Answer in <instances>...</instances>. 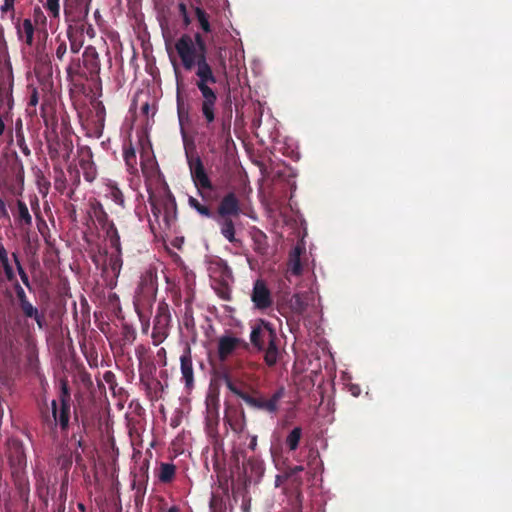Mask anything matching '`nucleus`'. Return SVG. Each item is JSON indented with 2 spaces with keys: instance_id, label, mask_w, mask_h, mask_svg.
I'll return each mask as SVG.
<instances>
[{
  "instance_id": "aec40b11",
  "label": "nucleus",
  "mask_w": 512,
  "mask_h": 512,
  "mask_svg": "<svg viewBox=\"0 0 512 512\" xmlns=\"http://www.w3.org/2000/svg\"><path fill=\"white\" fill-rule=\"evenodd\" d=\"M221 233L229 241H235V229L233 222L230 219H224L220 222Z\"/></svg>"
},
{
  "instance_id": "f3484780",
  "label": "nucleus",
  "mask_w": 512,
  "mask_h": 512,
  "mask_svg": "<svg viewBox=\"0 0 512 512\" xmlns=\"http://www.w3.org/2000/svg\"><path fill=\"white\" fill-rule=\"evenodd\" d=\"M52 414L54 417V420L58 422L62 428H65L68 424L69 417H68V407L63 403L62 408L60 412L57 410V403L55 400L52 401Z\"/></svg>"
},
{
  "instance_id": "2f4dec72",
  "label": "nucleus",
  "mask_w": 512,
  "mask_h": 512,
  "mask_svg": "<svg viewBox=\"0 0 512 512\" xmlns=\"http://www.w3.org/2000/svg\"><path fill=\"white\" fill-rule=\"evenodd\" d=\"M14 258H15V260H17L16 255H14ZM16 262H18V261H16ZM17 266H18V271H19V274L21 276L23 283L28 286V277H27L26 273L24 272V270L22 269V267L20 266L19 263H17Z\"/></svg>"
},
{
  "instance_id": "f03ea898",
  "label": "nucleus",
  "mask_w": 512,
  "mask_h": 512,
  "mask_svg": "<svg viewBox=\"0 0 512 512\" xmlns=\"http://www.w3.org/2000/svg\"><path fill=\"white\" fill-rule=\"evenodd\" d=\"M276 339V331L269 322L259 319L252 323L250 341L259 351L265 353V362L270 366L277 362L279 355Z\"/></svg>"
},
{
  "instance_id": "ddd939ff",
  "label": "nucleus",
  "mask_w": 512,
  "mask_h": 512,
  "mask_svg": "<svg viewBox=\"0 0 512 512\" xmlns=\"http://www.w3.org/2000/svg\"><path fill=\"white\" fill-rule=\"evenodd\" d=\"M104 195L119 206L124 207V196L114 181L106 180L104 182Z\"/></svg>"
},
{
  "instance_id": "79ce46f5",
  "label": "nucleus",
  "mask_w": 512,
  "mask_h": 512,
  "mask_svg": "<svg viewBox=\"0 0 512 512\" xmlns=\"http://www.w3.org/2000/svg\"><path fill=\"white\" fill-rule=\"evenodd\" d=\"M251 444L252 446L254 447L256 445V438L254 437L253 440L251 441Z\"/></svg>"
},
{
  "instance_id": "ea45409f",
  "label": "nucleus",
  "mask_w": 512,
  "mask_h": 512,
  "mask_svg": "<svg viewBox=\"0 0 512 512\" xmlns=\"http://www.w3.org/2000/svg\"><path fill=\"white\" fill-rule=\"evenodd\" d=\"M302 470H303V467H302V466H297V467L295 468V471H297V472H298V471H302Z\"/></svg>"
},
{
  "instance_id": "0eeeda50",
  "label": "nucleus",
  "mask_w": 512,
  "mask_h": 512,
  "mask_svg": "<svg viewBox=\"0 0 512 512\" xmlns=\"http://www.w3.org/2000/svg\"><path fill=\"white\" fill-rule=\"evenodd\" d=\"M251 299L258 309H266L272 304L271 293L264 281L257 280L254 283Z\"/></svg>"
},
{
  "instance_id": "b1692460",
  "label": "nucleus",
  "mask_w": 512,
  "mask_h": 512,
  "mask_svg": "<svg viewBox=\"0 0 512 512\" xmlns=\"http://www.w3.org/2000/svg\"><path fill=\"white\" fill-rule=\"evenodd\" d=\"M188 202L189 205L192 208H194L199 214L207 217L210 215L209 209L206 206L202 205L197 199L189 197Z\"/></svg>"
},
{
  "instance_id": "6ab92c4d",
  "label": "nucleus",
  "mask_w": 512,
  "mask_h": 512,
  "mask_svg": "<svg viewBox=\"0 0 512 512\" xmlns=\"http://www.w3.org/2000/svg\"><path fill=\"white\" fill-rule=\"evenodd\" d=\"M17 210H18L17 218H18L19 222L26 226H30L32 224V217L29 213L27 205L23 201L18 200L17 201Z\"/></svg>"
},
{
  "instance_id": "37998d69",
  "label": "nucleus",
  "mask_w": 512,
  "mask_h": 512,
  "mask_svg": "<svg viewBox=\"0 0 512 512\" xmlns=\"http://www.w3.org/2000/svg\"><path fill=\"white\" fill-rule=\"evenodd\" d=\"M149 280L152 283L153 279H152V274L151 273L149 274Z\"/></svg>"
},
{
  "instance_id": "9d476101",
  "label": "nucleus",
  "mask_w": 512,
  "mask_h": 512,
  "mask_svg": "<svg viewBox=\"0 0 512 512\" xmlns=\"http://www.w3.org/2000/svg\"><path fill=\"white\" fill-rule=\"evenodd\" d=\"M190 170L193 181L198 188H211L210 180L205 173L204 167L199 158H197L195 162L190 163Z\"/></svg>"
},
{
  "instance_id": "4468645a",
  "label": "nucleus",
  "mask_w": 512,
  "mask_h": 512,
  "mask_svg": "<svg viewBox=\"0 0 512 512\" xmlns=\"http://www.w3.org/2000/svg\"><path fill=\"white\" fill-rule=\"evenodd\" d=\"M91 210L93 216L96 218L99 224L102 225L103 229H105L107 232L109 229V224L113 223L108 220V215L105 212L103 205L99 201H94L93 203H91Z\"/></svg>"
},
{
  "instance_id": "72a5a7b5",
  "label": "nucleus",
  "mask_w": 512,
  "mask_h": 512,
  "mask_svg": "<svg viewBox=\"0 0 512 512\" xmlns=\"http://www.w3.org/2000/svg\"><path fill=\"white\" fill-rule=\"evenodd\" d=\"M6 259H8L7 251L4 248V246L2 244H0V261L6 262Z\"/></svg>"
},
{
  "instance_id": "a19ab883",
  "label": "nucleus",
  "mask_w": 512,
  "mask_h": 512,
  "mask_svg": "<svg viewBox=\"0 0 512 512\" xmlns=\"http://www.w3.org/2000/svg\"><path fill=\"white\" fill-rule=\"evenodd\" d=\"M78 507H79L80 510H82L84 512L85 508H84L83 504H79Z\"/></svg>"
},
{
  "instance_id": "412c9836",
  "label": "nucleus",
  "mask_w": 512,
  "mask_h": 512,
  "mask_svg": "<svg viewBox=\"0 0 512 512\" xmlns=\"http://www.w3.org/2000/svg\"><path fill=\"white\" fill-rule=\"evenodd\" d=\"M302 435V430L300 427H295L286 438V445L290 450H296Z\"/></svg>"
},
{
  "instance_id": "f8f14e48",
  "label": "nucleus",
  "mask_w": 512,
  "mask_h": 512,
  "mask_svg": "<svg viewBox=\"0 0 512 512\" xmlns=\"http://www.w3.org/2000/svg\"><path fill=\"white\" fill-rule=\"evenodd\" d=\"M304 250H305L304 244L299 243L290 254L288 271L293 275L298 276L302 272L300 256Z\"/></svg>"
},
{
  "instance_id": "a878e982",
  "label": "nucleus",
  "mask_w": 512,
  "mask_h": 512,
  "mask_svg": "<svg viewBox=\"0 0 512 512\" xmlns=\"http://www.w3.org/2000/svg\"><path fill=\"white\" fill-rule=\"evenodd\" d=\"M169 314L167 313L166 309L165 308H160L159 309V314L157 315L156 317V327L157 328L158 326H167L168 325V322H169Z\"/></svg>"
},
{
  "instance_id": "dca6fc26",
  "label": "nucleus",
  "mask_w": 512,
  "mask_h": 512,
  "mask_svg": "<svg viewBox=\"0 0 512 512\" xmlns=\"http://www.w3.org/2000/svg\"><path fill=\"white\" fill-rule=\"evenodd\" d=\"M194 4V12L200 27L205 33H209L211 31V25L209 23V17L207 13L199 6L200 0H191V6H194Z\"/></svg>"
},
{
  "instance_id": "9b49d317",
  "label": "nucleus",
  "mask_w": 512,
  "mask_h": 512,
  "mask_svg": "<svg viewBox=\"0 0 512 512\" xmlns=\"http://www.w3.org/2000/svg\"><path fill=\"white\" fill-rule=\"evenodd\" d=\"M239 211V202L233 193L226 195L218 208V212L221 216L237 215Z\"/></svg>"
},
{
  "instance_id": "cd10ccee",
  "label": "nucleus",
  "mask_w": 512,
  "mask_h": 512,
  "mask_svg": "<svg viewBox=\"0 0 512 512\" xmlns=\"http://www.w3.org/2000/svg\"><path fill=\"white\" fill-rule=\"evenodd\" d=\"M57 48H56V57L59 60H62L66 54L67 46L65 40L61 39L59 36L56 38Z\"/></svg>"
},
{
  "instance_id": "2eb2a0df",
  "label": "nucleus",
  "mask_w": 512,
  "mask_h": 512,
  "mask_svg": "<svg viewBox=\"0 0 512 512\" xmlns=\"http://www.w3.org/2000/svg\"><path fill=\"white\" fill-rule=\"evenodd\" d=\"M17 33L21 40H25L28 45L33 42L34 26L30 19H25L17 26Z\"/></svg>"
},
{
  "instance_id": "423d86ee",
  "label": "nucleus",
  "mask_w": 512,
  "mask_h": 512,
  "mask_svg": "<svg viewBox=\"0 0 512 512\" xmlns=\"http://www.w3.org/2000/svg\"><path fill=\"white\" fill-rule=\"evenodd\" d=\"M246 346L245 342L231 334H225L218 339V356L221 360L227 359L237 349Z\"/></svg>"
},
{
  "instance_id": "1a4fd4ad",
  "label": "nucleus",
  "mask_w": 512,
  "mask_h": 512,
  "mask_svg": "<svg viewBox=\"0 0 512 512\" xmlns=\"http://www.w3.org/2000/svg\"><path fill=\"white\" fill-rule=\"evenodd\" d=\"M91 0H77V5L74 6L72 0H68L64 7V12L67 17H71L72 20L85 19L90 10Z\"/></svg>"
},
{
  "instance_id": "bb28decb",
  "label": "nucleus",
  "mask_w": 512,
  "mask_h": 512,
  "mask_svg": "<svg viewBox=\"0 0 512 512\" xmlns=\"http://www.w3.org/2000/svg\"><path fill=\"white\" fill-rule=\"evenodd\" d=\"M17 460L11 459V465L14 466L18 471L22 470L26 465L25 457L21 451V448H17Z\"/></svg>"
},
{
  "instance_id": "c756f323",
  "label": "nucleus",
  "mask_w": 512,
  "mask_h": 512,
  "mask_svg": "<svg viewBox=\"0 0 512 512\" xmlns=\"http://www.w3.org/2000/svg\"><path fill=\"white\" fill-rule=\"evenodd\" d=\"M15 0H4L3 4L1 5L0 9L2 13H6L8 11H12L14 8Z\"/></svg>"
},
{
  "instance_id": "a211bd4d",
  "label": "nucleus",
  "mask_w": 512,
  "mask_h": 512,
  "mask_svg": "<svg viewBox=\"0 0 512 512\" xmlns=\"http://www.w3.org/2000/svg\"><path fill=\"white\" fill-rule=\"evenodd\" d=\"M21 308L27 317H32L36 320L40 328L43 327L42 318L40 317L38 310L25 299L21 300Z\"/></svg>"
},
{
  "instance_id": "4be33fe9",
  "label": "nucleus",
  "mask_w": 512,
  "mask_h": 512,
  "mask_svg": "<svg viewBox=\"0 0 512 512\" xmlns=\"http://www.w3.org/2000/svg\"><path fill=\"white\" fill-rule=\"evenodd\" d=\"M175 475V466L169 463H163L160 466L159 479L162 482H169Z\"/></svg>"
},
{
  "instance_id": "f704fd0d",
  "label": "nucleus",
  "mask_w": 512,
  "mask_h": 512,
  "mask_svg": "<svg viewBox=\"0 0 512 512\" xmlns=\"http://www.w3.org/2000/svg\"><path fill=\"white\" fill-rule=\"evenodd\" d=\"M68 37H69V39H71L70 34H68ZM70 41H71V51H72L73 53H77V52L79 51V49H80V45L76 44V43H75V42H73L72 40H70Z\"/></svg>"
},
{
  "instance_id": "c03bdc74",
  "label": "nucleus",
  "mask_w": 512,
  "mask_h": 512,
  "mask_svg": "<svg viewBox=\"0 0 512 512\" xmlns=\"http://www.w3.org/2000/svg\"><path fill=\"white\" fill-rule=\"evenodd\" d=\"M168 512H176V510L174 508H172Z\"/></svg>"
},
{
  "instance_id": "f257e3e1",
  "label": "nucleus",
  "mask_w": 512,
  "mask_h": 512,
  "mask_svg": "<svg viewBox=\"0 0 512 512\" xmlns=\"http://www.w3.org/2000/svg\"><path fill=\"white\" fill-rule=\"evenodd\" d=\"M175 49L185 69L191 70L197 66L196 86L202 96L201 112L207 123H212L215 120L217 95L209 85L216 83V77L206 60V46L203 38L199 33L194 37L184 34L176 41Z\"/></svg>"
},
{
  "instance_id": "6e6552de",
  "label": "nucleus",
  "mask_w": 512,
  "mask_h": 512,
  "mask_svg": "<svg viewBox=\"0 0 512 512\" xmlns=\"http://www.w3.org/2000/svg\"><path fill=\"white\" fill-rule=\"evenodd\" d=\"M180 369L185 387L187 389H191L194 385V372L191 351L189 348H186L180 356Z\"/></svg>"
},
{
  "instance_id": "c85d7f7f",
  "label": "nucleus",
  "mask_w": 512,
  "mask_h": 512,
  "mask_svg": "<svg viewBox=\"0 0 512 512\" xmlns=\"http://www.w3.org/2000/svg\"><path fill=\"white\" fill-rule=\"evenodd\" d=\"M179 11H180V13L182 15L184 24L186 26H188L191 23V19H190L189 15H188L186 5L183 4V3H180L179 4Z\"/></svg>"
},
{
  "instance_id": "20e7f679",
  "label": "nucleus",
  "mask_w": 512,
  "mask_h": 512,
  "mask_svg": "<svg viewBox=\"0 0 512 512\" xmlns=\"http://www.w3.org/2000/svg\"><path fill=\"white\" fill-rule=\"evenodd\" d=\"M107 237L109 238L111 246L115 249V252L106 259L103 273L112 285L118 278L122 268L120 237L114 224H109Z\"/></svg>"
},
{
  "instance_id": "473e14b6",
  "label": "nucleus",
  "mask_w": 512,
  "mask_h": 512,
  "mask_svg": "<svg viewBox=\"0 0 512 512\" xmlns=\"http://www.w3.org/2000/svg\"><path fill=\"white\" fill-rule=\"evenodd\" d=\"M135 158L134 150H127L125 152V160L128 165H130L131 161Z\"/></svg>"
},
{
  "instance_id": "c9c22d12",
  "label": "nucleus",
  "mask_w": 512,
  "mask_h": 512,
  "mask_svg": "<svg viewBox=\"0 0 512 512\" xmlns=\"http://www.w3.org/2000/svg\"><path fill=\"white\" fill-rule=\"evenodd\" d=\"M0 211L4 216H8V211L4 202L0 199Z\"/></svg>"
},
{
  "instance_id": "e433bc0d",
  "label": "nucleus",
  "mask_w": 512,
  "mask_h": 512,
  "mask_svg": "<svg viewBox=\"0 0 512 512\" xmlns=\"http://www.w3.org/2000/svg\"><path fill=\"white\" fill-rule=\"evenodd\" d=\"M350 392L353 396H358L360 394V388L358 386H351Z\"/></svg>"
},
{
  "instance_id": "58836bf2",
  "label": "nucleus",
  "mask_w": 512,
  "mask_h": 512,
  "mask_svg": "<svg viewBox=\"0 0 512 512\" xmlns=\"http://www.w3.org/2000/svg\"><path fill=\"white\" fill-rule=\"evenodd\" d=\"M220 65L222 66V68H223L224 70L226 69V65H225V61H224V60H221Z\"/></svg>"
},
{
  "instance_id": "7ed1b4c3",
  "label": "nucleus",
  "mask_w": 512,
  "mask_h": 512,
  "mask_svg": "<svg viewBox=\"0 0 512 512\" xmlns=\"http://www.w3.org/2000/svg\"><path fill=\"white\" fill-rule=\"evenodd\" d=\"M207 271L213 288L223 299L229 298V287L233 282L230 268L219 257H210L206 260Z\"/></svg>"
},
{
  "instance_id": "39448f33",
  "label": "nucleus",
  "mask_w": 512,
  "mask_h": 512,
  "mask_svg": "<svg viewBox=\"0 0 512 512\" xmlns=\"http://www.w3.org/2000/svg\"><path fill=\"white\" fill-rule=\"evenodd\" d=\"M283 395L284 390L281 388L276 391L270 399L255 398L249 395H243L242 399L251 407L266 410L268 412H275L278 408V402Z\"/></svg>"
},
{
  "instance_id": "393cba45",
  "label": "nucleus",
  "mask_w": 512,
  "mask_h": 512,
  "mask_svg": "<svg viewBox=\"0 0 512 512\" xmlns=\"http://www.w3.org/2000/svg\"><path fill=\"white\" fill-rule=\"evenodd\" d=\"M45 8L53 17H58L60 13V0H46Z\"/></svg>"
},
{
  "instance_id": "7c9ffc66",
  "label": "nucleus",
  "mask_w": 512,
  "mask_h": 512,
  "mask_svg": "<svg viewBox=\"0 0 512 512\" xmlns=\"http://www.w3.org/2000/svg\"><path fill=\"white\" fill-rule=\"evenodd\" d=\"M1 263L3 265V268H4V271H5V274H6L7 278L10 279V280L13 279L14 273H13L12 267L9 264V260L6 259V262H1Z\"/></svg>"
},
{
  "instance_id": "4c0bfd02",
  "label": "nucleus",
  "mask_w": 512,
  "mask_h": 512,
  "mask_svg": "<svg viewBox=\"0 0 512 512\" xmlns=\"http://www.w3.org/2000/svg\"><path fill=\"white\" fill-rule=\"evenodd\" d=\"M87 34L90 36V37H93L95 32H94V29L92 28V26L90 25L87 29Z\"/></svg>"
},
{
  "instance_id": "5701e85b",
  "label": "nucleus",
  "mask_w": 512,
  "mask_h": 512,
  "mask_svg": "<svg viewBox=\"0 0 512 512\" xmlns=\"http://www.w3.org/2000/svg\"><path fill=\"white\" fill-rule=\"evenodd\" d=\"M289 306L292 311L295 313H302L306 308V303L303 300V296L300 294H295L289 300Z\"/></svg>"
}]
</instances>
